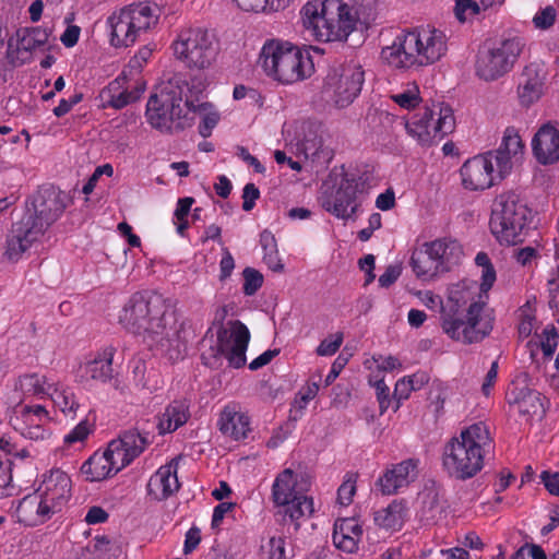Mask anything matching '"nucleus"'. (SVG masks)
<instances>
[{"label": "nucleus", "mask_w": 559, "mask_h": 559, "mask_svg": "<svg viewBox=\"0 0 559 559\" xmlns=\"http://www.w3.org/2000/svg\"><path fill=\"white\" fill-rule=\"evenodd\" d=\"M122 328L150 346L166 350L169 359L178 360L187 353L188 343L194 338L191 325L182 321L178 326L170 299L154 290L132 294L119 313Z\"/></svg>", "instance_id": "1"}, {"label": "nucleus", "mask_w": 559, "mask_h": 559, "mask_svg": "<svg viewBox=\"0 0 559 559\" xmlns=\"http://www.w3.org/2000/svg\"><path fill=\"white\" fill-rule=\"evenodd\" d=\"M447 49L444 33L428 26L399 33L391 45L382 48L381 58L393 69L408 70L435 63Z\"/></svg>", "instance_id": "2"}, {"label": "nucleus", "mask_w": 559, "mask_h": 559, "mask_svg": "<svg viewBox=\"0 0 559 559\" xmlns=\"http://www.w3.org/2000/svg\"><path fill=\"white\" fill-rule=\"evenodd\" d=\"M440 320L443 332L450 338L473 344L491 333L495 318L484 301L467 305L464 293L452 289L447 300L441 301Z\"/></svg>", "instance_id": "3"}, {"label": "nucleus", "mask_w": 559, "mask_h": 559, "mask_svg": "<svg viewBox=\"0 0 559 559\" xmlns=\"http://www.w3.org/2000/svg\"><path fill=\"white\" fill-rule=\"evenodd\" d=\"M524 144L514 129L508 128L496 151L467 159L460 169L462 185L471 191L490 188L495 181L510 174L513 160L523 153Z\"/></svg>", "instance_id": "4"}, {"label": "nucleus", "mask_w": 559, "mask_h": 559, "mask_svg": "<svg viewBox=\"0 0 559 559\" xmlns=\"http://www.w3.org/2000/svg\"><path fill=\"white\" fill-rule=\"evenodd\" d=\"M193 96L194 86H190L187 80L180 75L170 78L150 96L145 111L147 122L160 131L183 130L192 126L190 109Z\"/></svg>", "instance_id": "5"}, {"label": "nucleus", "mask_w": 559, "mask_h": 559, "mask_svg": "<svg viewBox=\"0 0 559 559\" xmlns=\"http://www.w3.org/2000/svg\"><path fill=\"white\" fill-rule=\"evenodd\" d=\"M492 440L487 426L476 423L463 429L460 437H453L444 447L442 466L448 475L457 480H467L484 467Z\"/></svg>", "instance_id": "6"}, {"label": "nucleus", "mask_w": 559, "mask_h": 559, "mask_svg": "<svg viewBox=\"0 0 559 559\" xmlns=\"http://www.w3.org/2000/svg\"><path fill=\"white\" fill-rule=\"evenodd\" d=\"M259 63L267 76L282 84H293L309 78L314 66L308 49L288 41L272 39L260 52Z\"/></svg>", "instance_id": "7"}, {"label": "nucleus", "mask_w": 559, "mask_h": 559, "mask_svg": "<svg viewBox=\"0 0 559 559\" xmlns=\"http://www.w3.org/2000/svg\"><path fill=\"white\" fill-rule=\"evenodd\" d=\"M71 488L72 483L68 474L60 469H52L38 488L39 496L24 497L17 507V512L24 516L35 513L40 522H45L67 506L71 498Z\"/></svg>", "instance_id": "8"}, {"label": "nucleus", "mask_w": 559, "mask_h": 559, "mask_svg": "<svg viewBox=\"0 0 559 559\" xmlns=\"http://www.w3.org/2000/svg\"><path fill=\"white\" fill-rule=\"evenodd\" d=\"M462 257L463 248L459 241L444 237L425 242L419 249L414 250L409 264L419 280L429 281L449 272Z\"/></svg>", "instance_id": "9"}, {"label": "nucleus", "mask_w": 559, "mask_h": 559, "mask_svg": "<svg viewBox=\"0 0 559 559\" xmlns=\"http://www.w3.org/2000/svg\"><path fill=\"white\" fill-rule=\"evenodd\" d=\"M523 47L524 44L519 37L486 40L477 53L476 75L486 82L502 78L513 69Z\"/></svg>", "instance_id": "10"}, {"label": "nucleus", "mask_w": 559, "mask_h": 559, "mask_svg": "<svg viewBox=\"0 0 559 559\" xmlns=\"http://www.w3.org/2000/svg\"><path fill=\"white\" fill-rule=\"evenodd\" d=\"M530 214V209L514 192L502 193L493 201L490 217L491 233L501 243L522 242L521 235L526 227Z\"/></svg>", "instance_id": "11"}, {"label": "nucleus", "mask_w": 559, "mask_h": 559, "mask_svg": "<svg viewBox=\"0 0 559 559\" xmlns=\"http://www.w3.org/2000/svg\"><path fill=\"white\" fill-rule=\"evenodd\" d=\"M407 133L421 145H431L442 140L455 129V118L450 106L432 104L416 112L405 123Z\"/></svg>", "instance_id": "12"}, {"label": "nucleus", "mask_w": 559, "mask_h": 559, "mask_svg": "<svg viewBox=\"0 0 559 559\" xmlns=\"http://www.w3.org/2000/svg\"><path fill=\"white\" fill-rule=\"evenodd\" d=\"M174 55L189 69H207L215 61L218 46L206 29L189 28L179 33L173 44Z\"/></svg>", "instance_id": "13"}, {"label": "nucleus", "mask_w": 559, "mask_h": 559, "mask_svg": "<svg viewBox=\"0 0 559 559\" xmlns=\"http://www.w3.org/2000/svg\"><path fill=\"white\" fill-rule=\"evenodd\" d=\"M107 23L111 45L117 48L129 47L134 44L141 32L150 28L153 23L152 11L145 4L131 5L110 15Z\"/></svg>", "instance_id": "14"}, {"label": "nucleus", "mask_w": 559, "mask_h": 559, "mask_svg": "<svg viewBox=\"0 0 559 559\" xmlns=\"http://www.w3.org/2000/svg\"><path fill=\"white\" fill-rule=\"evenodd\" d=\"M227 316L226 307H222L216 313V319L223 322ZM250 341L248 328L239 320L228 322V326H221L217 331L216 353L223 355L228 360L230 367L236 369L246 365V350Z\"/></svg>", "instance_id": "15"}, {"label": "nucleus", "mask_w": 559, "mask_h": 559, "mask_svg": "<svg viewBox=\"0 0 559 559\" xmlns=\"http://www.w3.org/2000/svg\"><path fill=\"white\" fill-rule=\"evenodd\" d=\"M64 199L63 192L55 187L40 188L33 197L32 207H27L22 219H29V225L44 235L63 213Z\"/></svg>", "instance_id": "16"}, {"label": "nucleus", "mask_w": 559, "mask_h": 559, "mask_svg": "<svg viewBox=\"0 0 559 559\" xmlns=\"http://www.w3.org/2000/svg\"><path fill=\"white\" fill-rule=\"evenodd\" d=\"M366 181L367 179L362 175L356 176L346 174L334 198L325 201L323 207L337 218H350L358 207L355 203L357 193L364 192Z\"/></svg>", "instance_id": "17"}, {"label": "nucleus", "mask_w": 559, "mask_h": 559, "mask_svg": "<svg viewBox=\"0 0 559 559\" xmlns=\"http://www.w3.org/2000/svg\"><path fill=\"white\" fill-rule=\"evenodd\" d=\"M356 22L357 19L352 9L343 2V8L335 11L332 16L326 17L323 24H320V27L317 26L314 39L324 43L345 41L355 29Z\"/></svg>", "instance_id": "18"}, {"label": "nucleus", "mask_w": 559, "mask_h": 559, "mask_svg": "<svg viewBox=\"0 0 559 559\" xmlns=\"http://www.w3.org/2000/svg\"><path fill=\"white\" fill-rule=\"evenodd\" d=\"M530 376L522 373L511 382L507 399L509 404L518 405L522 415L544 414L542 394L528 386Z\"/></svg>", "instance_id": "19"}, {"label": "nucleus", "mask_w": 559, "mask_h": 559, "mask_svg": "<svg viewBox=\"0 0 559 559\" xmlns=\"http://www.w3.org/2000/svg\"><path fill=\"white\" fill-rule=\"evenodd\" d=\"M547 71L539 62H531L522 73L518 86V96L522 106L530 107L544 94Z\"/></svg>", "instance_id": "20"}, {"label": "nucleus", "mask_w": 559, "mask_h": 559, "mask_svg": "<svg viewBox=\"0 0 559 559\" xmlns=\"http://www.w3.org/2000/svg\"><path fill=\"white\" fill-rule=\"evenodd\" d=\"M29 219H20L12 225L7 237L4 255L9 261L16 262L22 254L36 242L43 234L29 225Z\"/></svg>", "instance_id": "21"}, {"label": "nucleus", "mask_w": 559, "mask_h": 559, "mask_svg": "<svg viewBox=\"0 0 559 559\" xmlns=\"http://www.w3.org/2000/svg\"><path fill=\"white\" fill-rule=\"evenodd\" d=\"M532 151L542 165L559 160V130L550 122L543 124L532 140Z\"/></svg>", "instance_id": "22"}, {"label": "nucleus", "mask_w": 559, "mask_h": 559, "mask_svg": "<svg viewBox=\"0 0 559 559\" xmlns=\"http://www.w3.org/2000/svg\"><path fill=\"white\" fill-rule=\"evenodd\" d=\"M364 71L357 66L342 69L334 83V102L338 107H346L359 95L364 84Z\"/></svg>", "instance_id": "23"}, {"label": "nucleus", "mask_w": 559, "mask_h": 559, "mask_svg": "<svg viewBox=\"0 0 559 559\" xmlns=\"http://www.w3.org/2000/svg\"><path fill=\"white\" fill-rule=\"evenodd\" d=\"M416 461L408 459L394 464L378 479L377 486L382 495H394L400 488L406 487L416 477Z\"/></svg>", "instance_id": "24"}, {"label": "nucleus", "mask_w": 559, "mask_h": 559, "mask_svg": "<svg viewBox=\"0 0 559 559\" xmlns=\"http://www.w3.org/2000/svg\"><path fill=\"white\" fill-rule=\"evenodd\" d=\"M178 459H173L169 463L160 466L154 475L151 476L147 484V492L154 499L162 501L178 491L180 484L177 477Z\"/></svg>", "instance_id": "25"}, {"label": "nucleus", "mask_w": 559, "mask_h": 559, "mask_svg": "<svg viewBox=\"0 0 559 559\" xmlns=\"http://www.w3.org/2000/svg\"><path fill=\"white\" fill-rule=\"evenodd\" d=\"M341 8L342 0H309L300 11L305 29L314 38L317 26L320 27L326 17L332 16Z\"/></svg>", "instance_id": "26"}, {"label": "nucleus", "mask_w": 559, "mask_h": 559, "mask_svg": "<svg viewBox=\"0 0 559 559\" xmlns=\"http://www.w3.org/2000/svg\"><path fill=\"white\" fill-rule=\"evenodd\" d=\"M152 442L150 432H141L138 428H130L119 433L117 439L111 440V449L117 450L119 447L124 449V462L121 465H130L139 457Z\"/></svg>", "instance_id": "27"}, {"label": "nucleus", "mask_w": 559, "mask_h": 559, "mask_svg": "<svg viewBox=\"0 0 559 559\" xmlns=\"http://www.w3.org/2000/svg\"><path fill=\"white\" fill-rule=\"evenodd\" d=\"M190 418V404L186 399L175 400L167 405L159 416L157 428L159 435L174 432L183 426Z\"/></svg>", "instance_id": "28"}, {"label": "nucleus", "mask_w": 559, "mask_h": 559, "mask_svg": "<svg viewBox=\"0 0 559 559\" xmlns=\"http://www.w3.org/2000/svg\"><path fill=\"white\" fill-rule=\"evenodd\" d=\"M218 427L224 436L238 441L247 438L250 431V420L247 415L225 407L221 413Z\"/></svg>", "instance_id": "29"}, {"label": "nucleus", "mask_w": 559, "mask_h": 559, "mask_svg": "<svg viewBox=\"0 0 559 559\" xmlns=\"http://www.w3.org/2000/svg\"><path fill=\"white\" fill-rule=\"evenodd\" d=\"M39 46L35 43L34 37L28 31V27L19 28L14 35L8 39L7 58L10 63L21 64L26 61L23 53H31Z\"/></svg>", "instance_id": "30"}, {"label": "nucleus", "mask_w": 559, "mask_h": 559, "mask_svg": "<svg viewBox=\"0 0 559 559\" xmlns=\"http://www.w3.org/2000/svg\"><path fill=\"white\" fill-rule=\"evenodd\" d=\"M297 476L290 468L281 472L272 486V500L274 504H287L294 502L297 496L301 495L296 490Z\"/></svg>", "instance_id": "31"}, {"label": "nucleus", "mask_w": 559, "mask_h": 559, "mask_svg": "<svg viewBox=\"0 0 559 559\" xmlns=\"http://www.w3.org/2000/svg\"><path fill=\"white\" fill-rule=\"evenodd\" d=\"M115 348L106 347L103 352L98 353L94 359L87 361L83 371L84 374L92 380L99 382H107L114 377L112 358Z\"/></svg>", "instance_id": "32"}, {"label": "nucleus", "mask_w": 559, "mask_h": 559, "mask_svg": "<svg viewBox=\"0 0 559 559\" xmlns=\"http://www.w3.org/2000/svg\"><path fill=\"white\" fill-rule=\"evenodd\" d=\"M81 473L85 476L87 481H100L118 472L104 451L102 453L95 452L90 456V459L82 464Z\"/></svg>", "instance_id": "33"}, {"label": "nucleus", "mask_w": 559, "mask_h": 559, "mask_svg": "<svg viewBox=\"0 0 559 559\" xmlns=\"http://www.w3.org/2000/svg\"><path fill=\"white\" fill-rule=\"evenodd\" d=\"M49 421L48 412L41 405L19 404L13 409L10 424L17 431V423L27 427H34Z\"/></svg>", "instance_id": "34"}, {"label": "nucleus", "mask_w": 559, "mask_h": 559, "mask_svg": "<svg viewBox=\"0 0 559 559\" xmlns=\"http://www.w3.org/2000/svg\"><path fill=\"white\" fill-rule=\"evenodd\" d=\"M406 513L405 503L401 500H394L386 508L379 510L374 514V522L388 530L400 528L404 522Z\"/></svg>", "instance_id": "35"}, {"label": "nucleus", "mask_w": 559, "mask_h": 559, "mask_svg": "<svg viewBox=\"0 0 559 559\" xmlns=\"http://www.w3.org/2000/svg\"><path fill=\"white\" fill-rule=\"evenodd\" d=\"M201 92H202L201 88H199V90L194 88L193 98L195 97L198 99L197 95ZM191 114L192 115L198 114L201 116V122L199 124V133L204 139L209 138L212 134V130L216 127V124L219 120L218 112L213 110V106L210 103H201L199 105H195L193 103V107L191 106V109H190V115ZM192 117L194 118V116H192Z\"/></svg>", "instance_id": "36"}, {"label": "nucleus", "mask_w": 559, "mask_h": 559, "mask_svg": "<svg viewBox=\"0 0 559 559\" xmlns=\"http://www.w3.org/2000/svg\"><path fill=\"white\" fill-rule=\"evenodd\" d=\"M283 508V513L288 516L292 522H297L302 516H310L313 513V500L304 495H299L294 502L287 504H276Z\"/></svg>", "instance_id": "37"}, {"label": "nucleus", "mask_w": 559, "mask_h": 559, "mask_svg": "<svg viewBox=\"0 0 559 559\" xmlns=\"http://www.w3.org/2000/svg\"><path fill=\"white\" fill-rule=\"evenodd\" d=\"M20 388L24 394L44 396L50 394L52 385L46 383L45 377L32 373L20 378Z\"/></svg>", "instance_id": "38"}, {"label": "nucleus", "mask_w": 559, "mask_h": 559, "mask_svg": "<svg viewBox=\"0 0 559 559\" xmlns=\"http://www.w3.org/2000/svg\"><path fill=\"white\" fill-rule=\"evenodd\" d=\"M440 507V490L432 486L426 487L423 493V514L427 520L436 518V511Z\"/></svg>", "instance_id": "39"}, {"label": "nucleus", "mask_w": 559, "mask_h": 559, "mask_svg": "<svg viewBox=\"0 0 559 559\" xmlns=\"http://www.w3.org/2000/svg\"><path fill=\"white\" fill-rule=\"evenodd\" d=\"M559 333L557 329L550 324L547 325L540 335V348L545 358H551L557 349Z\"/></svg>", "instance_id": "40"}, {"label": "nucleus", "mask_w": 559, "mask_h": 559, "mask_svg": "<svg viewBox=\"0 0 559 559\" xmlns=\"http://www.w3.org/2000/svg\"><path fill=\"white\" fill-rule=\"evenodd\" d=\"M243 276V294L253 296L263 285V275L253 267H246L242 271Z\"/></svg>", "instance_id": "41"}, {"label": "nucleus", "mask_w": 559, "mask_h": 559, "mask_svg": "<svg viewBox=\"0 0 559 559\" xmlns=\"http://www.w3.org/2000/svg\"><path fill=\"white\" fill-rule=\"evenodd\" d=\"M52 401L63 413L70 412L75 413L79 408V403L72 392L69 390L59 391L57 389L50 393Z\"/></svg>", "instance_id": "42"}, {"label": "nucleus", "mask_w": 559, "mask_h": 559, "mask_svg": "<svg viewBox=\"0 0 559 559\" xmlns=\"http://www.w3.org/2000/svg\"><path fill=\"white\" fill-rule=\"evenodd\" d=\"M356 480L357 474L347 473L343 484L337 490V501L342 506H348L353 501V497L356 492Z\"/></svg>", "instance_id": "43"}, {"label": "nucleus", "mask_w": 559, "mask_h": 559, "mask_svg": "<svg viewBox=\"0 0 559 559\" xmlns=\"http://www.w3.org/2000/svg\"><path fill=\"white\" fill-rule=\"evenodd\" d=\"M332 538L334 545L345 552L353 554L358 549V540L352 535L334 530Z\"/></svg>", "instance_id": "44"}, {"label": "nucleus", "mask_w": 559, "mask_h": 559, "mask_svg": "<svg viewBox=\"0 0 559 559\" xmlns=\"http://www.w3.org/2000/svg\"><path fill=\"white\" fill-rule=\"evenodd\" d=\"M334 530L344 534L352 535L356 537V540L358 542L362 536L361 525H359L358 522L353 518L337 520L334 524Z\"/></svg>", "instance_id": "45"}, {"label": "nucleus", "mask_w": 559, "mask_h": 559, "mask_svg": "<svg viewBox=\"0 0 559 559\" xmlns=\"http://www.w3.org/2000/svg\"><path fill=\"white\" fill-rule=\"evenodd\" d=\"M479 7L476 1L455 0L454 13L460 22H465L468 16L477 14Z\"/></svg>", "instance_id": "46"}, {"label": "nucleus", "mask_w": 559, "mask_h": 559, "mask_svg": "<svg viewBox=\"0 0 559 559\" xmlns=\"http://www.w3.org/2000/svg\"><path fill=\"white\" fill-rule=\"evenodd\" d=\"M333 341L325 338L320 343L316 349V353L319 356H332L338 350L343 343L344 335L342 332H337L333 335Z\"/></svg>", "instance_id": "47"}, {"label": "nucleus", "mask_w": 559, "mask_h": 559, "mask_svg": "<svg viewBox=\"0 0 559 559\" xmlns=\"http://www.w3.org/2000/svg\"><path fill=\"white\" fill-rule=\"evenodd\" d=\"M17 431L25 438L31 440H45L50 436V431L45 427V424H39L34 427H27L17 423Z\"/></svg>", "instance_id": "48"}, {"label": "nucleus", "mask_w": 559, "mask_h": 559, "mask_svg": "<svg viewBox=\"0 0 559 559\" xmlns=\"http://www.w3.org/2000/svg\"><path fill=\"white\" fill-rule=\"evenodd\" d=\"M136 99H139L138 93H130L126 90L118 94H110L107 104L115 109H121Z\"/></svg>", "instance_id": "49"}, {"label": "nucleus", "mask_w": 559, "mask_h": 559, "mask_svg": "<svg viewBox=\"0 0 559 559\" xmlns=\"http://www.w3.org/2000/svg\"><path fill=\"white\" fill-rule=\"evenodd\" d=\"M555 20L556 9L548 5L535 14L533 22L537 28L546 29L554 24Z\"/></svg>", "instance_id": "50"}, {"label": "nucleus", "mask_w": 559, "mask_h": 559, "mask_svg": "<svg viewBox=\"0 0 559 559\" xmlns=\"http://www.w3.org/2000/svg\"><path fill=\"white\" fill-rule=\"evenodd\" d=\"M259 198H260V191L255 187V185L251 183V182L247 183L242 190V199H243L242 209H243V211H246V212L251 211L254 207L255 201Z\"/></svg>", "instance_id": "51"}, {"label": "nucleus", "mask_w": 559, "mask_h": 559, "mask_svg": "<svg viewBox=\"0 0 559 559\" xmlns=\"http://www.w3.org/2000/svg\"><path fill=\"white\" fill-rule=\"evenodd\" d=\"M285 545L284 537H271L269 540V559H287Z\"/></svg>", "instance_id": "52"}, {"label": "nucleus", "mask_w": 559, "mask_h": 559, "mask_svg": "<svg viewBox=\"0 0 559 559\" xmlns=\"http://www.w3.org/2000/svg\"><path fill=\"white\" fill-rule=\"evenodd\" d=\"M377 400L379 402L380 414L386 412L390 406V389L383 380L374 383Z\"/></svg>", "instance_id": "53"}, {"label": "nucleus", "mask_w": 559, "mask_h": 559, "mask_svg": "<svg viewBox=\"0 0 559 559\" xmlns=\"http://www.w3.org/2000/svg\"><path fill=\"white\" fill-rule=\"evenodd\" d=\"M223 255L219 262V281H226L235 269V260L227 248H223Z\"/></svg>", "instance_id": "54"}, {"label": "nucleus", "mask_w": 559, "mask_h": 559, "mask_svg": "<svg viewBox=\"0 0 559 559\" xmlns=\"http://www.w3.org/2000/svg\"><path fill=\"white\" fill-rule=\"evenodd\" d=\"M90 433V428L85 420H82L78 424L66 437L64 442L68 444H72L75 442L83 441Z\"/></svg>", "instance_id": "55"}, {"label": "nucleus", "mask_w": 559, "mask_h": 559, "mask_svg": "<svg viewBox=\"0 0 559 559\" xmlns=\"http://www.w3.org/2000/svg\"><path fill=\"white\" fill-rule=\"evenodd\" d=\"M391 98L404 109H412L418 104V95L412 91L392 95Z\"/></svg>", "instance_id": "56"}, {"label": "nucleus", "mask_w": 559, "mask_h": 559, "mask_svg": "<svg viewBox=\"0 0 559 559\" xmlns=\"http://www.w3.org/2000/svg\"><path fill=\"white\" fill-rule=\"evenodd\" d=\"M402 273V267L399 264L389 265L385 272L380 275L378 282L381 287L388 288L394 284Z\"/></svg>", "instance_id": "57"}, {"label": "nucleus", "mask_w": 559, "mask_h": 559, "mask_svg": "<svg viewBox=\"0 0 559 559\" xmlns=\"http://www.w3.org/2000/svg\"><path fill=\"white\" fill-rule=\"evenodd\" d=\"M200 542H201V531L198 527L192 526L186 533L183 554L185 555L191 554L199 546Z\"/></svg>", "instance_id": "58"}, {"label": "nucleus", "mask_w": 559, "mask_h": 559, "mask_svg": "<svg viewBox=\"0 0 559 559\" xmlns=\"http://www.w3.org/2000/svg\"><path fill=\"white\" fill-rule=\"evenodd\" d=\"M540 479L549 493L559 497V473L544 471L540 474Z\"/></svg>", "instance_id": "59"}, {"label": "nucleus", "mask_w": 559, "mask_h": 559, "mask_svg": "<svg viewBox=\"0 0 559 559\" xmlns=\"http://www.w3.org/2000/svg\"><path fill=\"white\" fill-rule=\"evenodd\" d=\"M412 388H413L412 384H409V382L405 378L399 380L395 383V389H394V393H393V397L397 402L395 409H397L400 407V403L403 400L408 399L411 392L413 391Z\"/></svg>", "instance_id": "60"}, {"label": "nucleus", "mask_w": 559, "mask_h": 559, "mask_svg": "<svg viewBox=\"0 0 559 559\" xmlns=\"http://www.w3.org/2000/svg\"><path fill=\"white\" fill-rule=\"evenodd\" d=\"M260 245L264 251V254H271V253H277V243L274 235L269 231L267 229H264L260 234Z\"/></svg>", "instance_id": "61"}, {"label": "nucleus", "mask_w": 559, "mask_h": 559, "mask_svg": "<svg viewBox=\"0 0 559 559\" xmlns=\"http://www.w3.org/2000/svg\"><path fill=\"white\" fill-rule=\"evenodd\" d=\"M280 354V349H267L249 364L250 370H258L272 361Z\"/></svg>", "instance_id": "62"}, {"label": "nucleus", "mask_w": 559, "mask_h": 559, "mask_svg": "<svg viewBox=\"0 0 559 559\" xmlns=\"http://www.w3.org/2000/svg\"><path fill=\"white\" fill-rule=\"evenodd\" d=\"M236 504L233 502H221L214 510L212 515V527L216 528L221 525L225 514L229 512Z\"/></svg>", "instance_id": "63"}, {"label": "nucleus", "mask_w": 559, "mask_h": 559, "mask_svg": "<svg viewBox=\"0 0 559 559\" xmlns=\"http://www.w3.org/2000/svg\"><path fill=\"white\" fill-rule=\"evenodd\" d=\"M81 28L76 25H69L60 37L61 43L70 48L76 45Z\"/></svg>", "instance_id": "64"}]
</instances>
